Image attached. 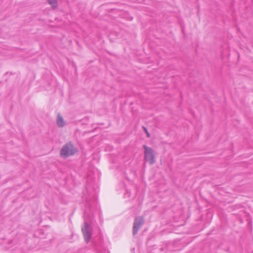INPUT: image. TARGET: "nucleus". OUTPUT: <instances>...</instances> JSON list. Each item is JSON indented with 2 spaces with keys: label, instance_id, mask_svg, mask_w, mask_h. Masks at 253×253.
Wrapping results in <instances>:
<instances>
[{
  "label": "nucleus",
  "instance_id": "f257e3e1",
  "mask_svg": "<svg viewBox=\"0 0 253 253\" xmlns=\"http://www.w3.org/2000/svg\"><path fill=\"white\" fill-rule=\"evenodd\" d=\"M77 152V149L72 143L69 142L65 144L61 149L60 155L61 157L66 158L71 156Z\"/></svg>",
  "mask_w": 253,
  "mask_h": 253
},
{
  "label": "nucleus",
  "instance_id": "f03ea898",
  "mask_svg": "<svg viewBox=\"0 0 253 253\" xmlns=\"http://www.w3.org/2000/svg\"><path fill=\"white\" fill-rule=\"evenodd\" d=\"M144 149V160L148 162L150 165H153L155 163V154L154 150L150 147L146 145H143Z\"/></svg>",
  "mask_w": 253,
  "mask_h": 253
},
{
  "label": "nucleus",
  "instance_id": "7ed1b4c3",
  "mask_svg": "<svg viewBox=\"0 0 253 253\" xmlns=\"http://www.w3.org/2000/svg\"><path fill=\"white\" fill-rule=\"evenodd\" d=\"M143 223V218H138L135 219L134 222L133 228V232L134 235L136 234L138 229L142 226Z\"/></svg>",
  "mask_w": 253,
  "mask_h": 253
},
{
  "label": "nucleus",
  "instance_id": "20e7f679",
  "mask_svg": "<svg viewBox=\"0 0 253 253\" xmlns=\"http://www.w3.org/2000/svg\"><path fill=\"white\" fill-rule=\"evenodd\" d=\"M83 235L85 237H89L91 235V231L89 226L86 223H84L82 228Z\"/></svg>",
  "mask_w": 253,
  "mask_h": 253
},
{
  "label": "nucleus",
  "instance_id": "39448f33",
  "mask_svg": "<svg viewBox=\"0 0 253 253\" xmlns=\"http://www.w3.org/2000/svg\"><path fill=\"white\" fill-rule=\"evenodd\" d=\"M57 123L59 126H62L64 125V120L62 117L59 115H58V117L57 119Z\"/></svg>",
  "mask_w": 253,
  "mask_h": 253
},
{
  "label": "nucleus",
  "instance_id": "423d86ee",
  "mask_svg": "<svg viewBox=\"0 0 253 253\" xmlns=\"http://www.w3.org/2000/svg\"><path fill=\"white\" fill-rule=\"evenodd\" d=\"M48 3L51 5L53 7H55L57 6V1L56 0H47Z\"/></svg>",
  "mask_w": 253,
  "mask_h": 253
},
{
  "label": "nucleus",
  "instance_id": "0eeeda50",
  "mask_svg": "<svg viewBox=\"0 0 253 253\" xmlns=\"http://www.w3.org/2000/svg\"><path fill=\"white\" fill-rule=\"evenodd\" d=\"M143 128L144 131L145 132V133H146L147 137H150V135L149 133L148 132L147 128L146 127H143Z\"/></svg>",
  "mask_w": 253,
  "mask_h": 253
},
{
  "label": "nucleus",
  "instance_id": "6e6552de",
  "mask_svg": "<svg viewBox=\"0 0 253 253\" xmlns=\"http://www.w3.org/2000/svg\"><path fill=\"white\" fill-rule=\"evenodd\" d=\"M90 239V238H85V242H86V243H88V242H89Z\"/></svg>",
  "mask_w": 253,
  "mask_h": 253
}]
</instances>
